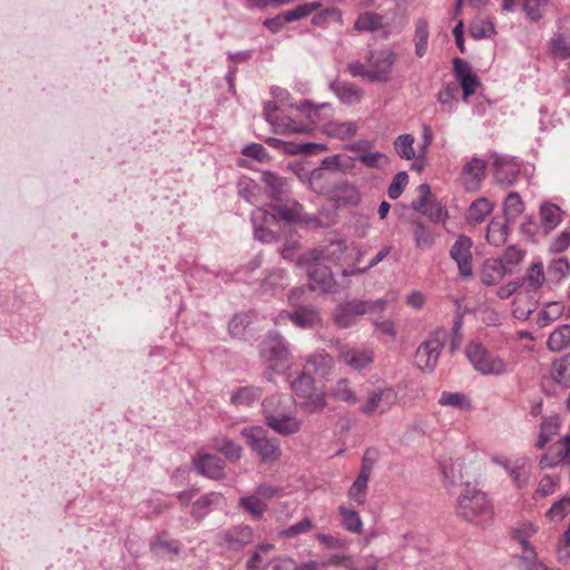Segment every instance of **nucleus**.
I'll return each instance as SVG.
<instances>
[{
	"instance_id": "1",
	"label": "nucleus",
	"mask_w": 570,
	"mask_h": 570,
	"mask_svg": "<svg viewBox=\"0 0 570 570\" xmlns=\"http://www.w3.org/2000/svg\"><path fill=\"white\" fill-rule=\"evenodd\" d=\"M266 425L279 435L296 434L302 421L296 415L295 401L287 394H273L262 402Z\"/></svg>"
},
{
	"instance_id": "2",
	"label": "nucleus",
	"mask_w": 570,
	"mask_h": 570,
	"mask_svg": "<svg viewBox=\"0 0 570 570\" xmlns=\"http://www.w3.org/2000/svg\"><path fill=\"white\" fill-rule=\"evenodd\" d=\"M396 61L397 53L391 49L370 50L364 62L351 61L347 63V70L351 76L371 82H387L392 79Z\"/></svg>"
},
{
	"instance_id": "3",
	"label": "nucleus",
	"mask_w": 570,
	"mask_h": 570,
	"mask_svg": "<svg viewBox=\"0 0 570 570\" xmlns=\"http://www.w3.org/2000/svg\"><path fill=\"white\" fill-rule=\"evenodd\" d=\"M465 355L472 367L484 376H502L510 371L503 357L489 351L479 341H472L465 346Z\"/></svg>"
},
{
	"instance_id": "4",
	"label": "nucleus",
	"mask_w": 570,
	"mask_h": 570,
	"mask_svg": "<svg viewBox=\"0 0 570 570\" xmlns=\"http://www.w3.org/2000/svg\"><path fill=\"white\" fill-rule=\"evenodd\" d=\"M456 509L461 517L476 524L487 523L493 514L487 494L470 485L459 495Z\"/></svg>"
},
{
	"instance_id": "5",
	"label": "nucleus",
	"mask_w": 570,
	"mask_h": 570,
	"mask_svg": "<svg viewBox=\"0 0 570 570\" xmlns=\"http://www.w3.org/2000/svg\"><path fill=\"white\" fill-rule=\"evenodd\" d=\"M261 357L268 370L283 373L291 366L292 354L285 338L277 332H269L261 344Z\"/></svg>"
},
{
	"instance_id": "6",
	"label": "nucleus",
	"mask_w": 570,
	"mask_h": 570,
	"mask_svg": "<svg viewBox=\"0 0 570 570\" xmlns=\"http://www.w3.org/2000/svg\"><path fill=\"white\" fill-rule=\"evenodd\" d=\"M240 434L263 463L272 464L281 459L282 450L279 442L277 439L268 436L262 426L244 428Z\"/></svg>"
},
{
	"instance_id": "7",
	"label": "nucleus",
	"mask_w": 570,
	"mask_h": 570,
	"mask_svg": "<svg viewBox=\"0 0 570 570\" xmlns=\"http://www.w3.org/2000/svg\"><path fill=\"white\" fill-rule=\"evenodd\" d=\"M254 541V531L249 525L238 524L228 528L215 538V543L226 551H239Z\"/></svg>"
},
{
	"instance_id": "8",
	"label": "nucleus",
	"mask_w": 570,
	"mask_h": 570,
	"mask_svg": "<svg viewBox=\"0 0 570 570\" xmlns=\"http://www.w3.org/2000/svg\"><path fill=\"white\" fill-rule=\"evenodd\" d=\"M417 191L420 198L412 203L413 209L428 216L434 223H444L448 218V210L433 197L430 186L421 184Z\"/></svg>"
},
{
	"instance_id": "9",
	"label": "nucleus",
	"mask_w": 570,
	"mask_h": 570,
	"mask_svg": "<svg viewBox=\"0 0 570 570\" xmlns=\"http://www.w3.org/2000/svg\"><path fill=\"white\" fill-rule=\"evenodd\" d=\"M347 245L343 239L331 240L322 248H314L299 256L297 264H309L311 262L327 261L333 264H341L344 261Z\"/></svg>"
},
{
	"instance_id": "10",
	"label": "nucleus",
	"mask_w": 570,
	"mask_h": 570,
	"mask_svg": "<svg viewBox=\"0 0 570 570\" xmlns=\"http://www.w3.org/2000/svg\"><path fill=\"white\" fill-rule=\"evenodd\" d=\"M444 347L443 341L438 335H432L422 342L416 348L414 364L422 371L432 372Z\"/></svg>"
},
{
	"instance_id": "11",
	"label": "nucleus",
	"mask_w": 570,
	"mask_h": 570,
	"mask_svg": "<svg viewBox=\"0 0 570 570\" xmlns=\"http://www.w3.org/2000/svg\"><path fill=\"white\" fill-rule=\"evenodd\" d=\"M395 399L396 395L391 389L372 391L367 394L364 404L360 407V411L367 416L381 415L391 409Z\"/></svg>"
},
{
	"instance_id": "12",
	"label": "nucleus",
	"mask_w": 570,
	"mask_h": 570,
	"mask_svg": "<svg viewBox=\"0 0 570 570\" xmlns=\"http://www.w3.org/2000/svg\"><path fill=\"white\" fill-rule=\"evenodd\" d=\"M298 265L307 268L312 289H320L324 293L337 291V285L330 267L321 263V261Z\"/></svg>"
},
{
	"instance_id": "13",
	"label": "nucleus",
	"mask_w": 570,
	"mask_h": 570,
	"mask_svg": "<svg viewBox=\"0 0 570 570\" xmlns=\"http://www.w3.org/2000/svg\"><path fill=\"white\" fill-rule=\"evenodd\" d=\"M338 358L352 370L361 371L373 363L374 354L367 347L342 344L338 346Z\"/></svg>"
},
{
	"instance_id": "14",
	"label": "nucleus",
	"mask_w": 570,
	"mask_h": 570,
	"mask_svg": "<svg viewBox=\"0 0 570 570\" xmlns=\"http://www.w3.org/2000/svg\"><path fill=\"white\" fill-rule=\"evenodd\" d=\"M472 240L464 235L456 238L451 247L450 256L455 261L459 272L463 277H470L473 274L472 268Z\"/></svg>"
},
{
	"instance_id": "15",
	"label": "nucleus",
	"mask_w": 570,
	"mask_h": 570,
	"mask_svg": "<svg viewBox=\"0 0 570 570\" xmlns=\"http://www.w3.org/2000/svg\"><path fill=\"white\" fill-rule=\"evenodd\" d=\"M252 223L254 227V236L262 243H272L275 234L269 229L277 223V215L264 208H256L252 213Z\"/></svg>"
},
{
	"instance_id": "16",
	"label": "nucleus",
	"mask_w": 570,
	"mask_h": 570,
	"mask_svg": "<svg viewBox=\"0 0 570 570\" xmlns=\"http://www.w3.org/2000/svg\"><path fill=\"white\" fill-rule=\"evenodd\" d=\"M560 463L570 464V435L567 434L558 442L553 443L549 450L541 456L540 466L549 469Z\"/></svg>"
},
{
	"instance_id": "17",
	"label": "nucleus",
	"mask_w": 570,
	"mask_h": 570,
	"mask_svg": "<svg viewBox=\"0 0 570 570\" xmlns=\"http://www.w3.org/2000/svg\"><path fill=\"white\" fill-rule=\"evenodd\" d=\"M303 368L313 376L328 380L334 370V358L325 350H317L305 358Z\"/></svg>"
},
{
	"instance_id": "18",
	"label": "nucleus",
	"mask_w": 570,
	"mask_h": 570,
	"mask_svg": "<svg viewBox=\"0 0 570 570\" xmlns=\"http://www.w3.org/2000/svg\"><path fill=\"white\" fill-rule=\"evenodd\" d=\"M367 304L362 301H348L340 304L334 311V321L337 326L347 328L356 323V317L366 314Z\"/></svg>"
},
{
	"instance_id": "19",
	"label": "nucleus",
	"mask_w": 570,
	"mask_h": 570,
	"mask_svg": "<svg viewBox=\"0 0 570 570\" xmlns=\"http://www.w3.org/2000/svg\"><path fill=\"white\" fill-rule=\"evenodd\" d=\"M195 470L203 476L220 480L225 475V463L216 455L203 453L193 459Z\"/></svg>"
},
{
	"instance_id": "20",
	"label": "nucleus",
	"mask_w": 570,
	"mask_h": 570,
	"mask_svg": "<svg viewBox=\"0 0 570 570\" xmlns=\"http://www.w3.org/2000/svg\"><path fill=\"white\" fill-rule=\"evenodd\" d=\"M487 169V161L479 158H471L462 168L461 179L464 188L468 191L479 189L481 181L484 178Z\"/></svg>"
},
{
	"instance_id": "21",
	"label": "nucleus",
	"mask_w": 570,
	"mask_h": 570,
	"mask_svg": "<svg viewBox=\"0 0 570 570\" xmlns=\"http://www.w3.org/2000/svg\"><path fill=\"white\" fill-rule=\"evenodd\" d=\"M453 69L455 78L462 87L463 99L466 100L468 97L475 92L476 88L480 86V80L472 72L470 65L463 59L455 58L453 61Z\"/></svg>"
},
{
	"instance_id": "22",
	"label": "nucleus",
	"mask_w": 570,
	"mask_h": 570,
	"mask_svg": "<svg viewBox=\"0 0 570 570\" xmlns=\"http://www.w3.org/2000/svg\"><path fill=\"white\" fill-rule=\"evenodd\" d=\"M494 178L501 185H511L518 177L520 169L513 159L505 156L494 155Z\"/></svg>"
},
{
	"instance_id": "23",
	"label": "nucleus",
	"mask_w": 570,
	"mask_h": 570,
	"mask_svg": "<svg viewBox=\"0 0 570 570\" xmlns=\"http://www.w3.org/2000/svg\"><path fill=\"white\" fill-rule=\"evenodd\" d=\"M289 318L301 328H313L321 324L318 312L311 306H298L293 313L282 312L278 318Z\"/></svg>"
},
{
	"instance_id": "24",
	"label": "nucleus",
	"mask_w": 570,
	"mask_h": 570,
	"mask_svg": "<svg viewBox=\"0 0 570 570\" xmlns=\"http://www.w3.org/2000/svg\"><path fill=\"white\" fill-rule=\"evenodd\" d=\"M223 500V495L218 492L206 493L193 503L190 514L195 520L200 521L213 509L220 505Z\"/></svg>"
},
{
	"instance_id": "25",
	"label": "nucleus",
	"mask_w": 570,
	"mask_h": 570,
	"mask_svg": "<svg viewBox=\"0 0 570 570\" xmlns=\"http://www.w3.org/2000/svg\"><path fill=\"white\" fill-rule=\"evenodd\" d=\"M441 470L444 479L450 484L465 483L466 485H470V475L464 471L463 461L461 459H449L442 461Z\"/></svg>"
},
{
	"instance_id": "26",
	"label": "nucleus",
	"mask_w": 570,
	"mask_h": 570,
	"mask_svg": "<svg viewBox=\"0 0 570 570\" xmlns=\"http://www.w3.org/2000/svg\"><path fill=\"white\" fill-rule=\"evenodd\" d=\"M328 395L338 401L346 403L348 405H354L358 402V396L356 392L353 390L352 384L348 379L341 377L338 379L328 390Z\"/></svg>"
},
{
	"instance_id": "27",
	"label": "nucleus",
	"mask_w": 570,
	"mask_h": 570,
	"mask_svg": "<svg viewBox=\"0 0 570 570\" xmlns=\"http://www.w3.org/2000/svg\"><path fill=\"white\" fill-rule=\"evenodd\" d=\"M411 234L416 248L421 250L430 249L435 243L434 232L423 224L420 219L413 220Z\"/></svg>"
},
{
	"instance_id": "28",
	"label": "nucleus",
	"mask_w": 570,
	"mask_h": 570,
	"mask_svg": "<svg viewBox=\"0 0 570 570\" xmlns=\"http://www.w3.org/2000/svg\"><path fill=\"white\" fill-rule=\"evenodd\" d=\"M354 28L357 31H383L384 35L387 36L384 18L381 14L372 11L361 13L354 22Z\"/></svg>"
},
{
	"instance_id": "29",
	"label": "nucleus",
	"mask_w": 570,
	"mask_h": 570,
	"mask_svg": "<svg viewBox=\"0 0 570 570\" xmlns=\"http://www.w3.org/2000/svg\"><path fill=\"white\" fill-rule=\"evenodd\" d=\"M298 177L302 181L306 183L311 189L318 194L330 191L328 173L322 167L315 168L309 173L299 174Z\"/></svg>"
},
{
	"instance_id": "30",
	"label": "nucleus",
	"mask_w": 570,
	"mask_h": 570,
	"mask_svg": "<svg viewBox=\"0 0 570 570\" xmlns=\"http://www.w3.org/2000/svg\"><path fill=\"white\" fill-rule=\"evenodd\" d=\"M275 546L272 543H259L252 552L245 563L246 570H263L265 563H267L269 554L274 551Z\"/></svg>"
},
{
	"instance_id": "31",
	"label": "nucleus",
	"mask_w": 570,
	"mask_h": 570,
	"mask_svg": "<svg viewBox=\"0 0 570 570\" xmlns=\"http://www.w3.org/2000/svg\"><path fill=\"white\" fill-rule=\"evenodd\" d=\"M332 90L344 104H356L361 100L363 91L353 83L336 81L331 86Z\"/></svg>"
},
{
	"instance_id": "32",
	"label": "nucleus",
	"mask_w": 570,
	"mask_h": 570,
	"mask_svg": "<svg viewBox=\"0 0 570 570\" xmlns=\"http://www.w3.org/2000/svg\"><path fill=\"white\" fill-rule=\"evenodd\" d=\"M303 401L298 403L299 409L307 413L314 414L323 411L327 406L326 394L322 391H313L301 397Z\"/></svg>"
},
{
	"instance_id": "33",
	"label": "nucleus",
	"mask_w": 570,
	"mask_h": 570,
	"mask_svg": "<svg viewBox=\"0 0 570 570\" xmlns=\"http://www.w3.org/2000/svg\"><path fill=\"white\" fill-rule=\"evenodd\" d=\"M493 204L484 197L474 200L466 214V218L470 223L480 224L492 213Z\"/></svg>"
},
{
	"instance_id": "34",
	"label": "nucleus",
	"mask_w": 570,
	"mask_h": 570,
	"mask_svg": "<svg viewBox=\"0 0 570 570\" xmlns=\"http://www.w3.org/2000/svg\"><path fill=\"white\" fill-rule=\"evenodd\" d=\"M547 346L552 352H560L570 346V324L557 327L549 336Z\"/></svg>"
},
{
	"instance_id": "35",
	"label": "nucleus",
	"mask_w": 570,
	"mask_h": 570,
	"mask_svg": "<svg viewBox=\"0 0 570 570\" xmlns=\"http://www.w3.org/2000/svg\"><path fill=\"white\" fill-rule=\"evenodd\" d=\"M338 514L341 517L342 525L344 527L345 530L355 534L362 533L363 522L358 512L345 505H340Z\"/></svg>"
},
{
	"instance_id": "36",
	"label": "nucleus",
	"mask_w": 570,
	"mask_h": 570,
	"mask_svg": "<svg viewBox=\"0 0 570 570\" xmlns=\"http://www.w3.org/2000/svg\"><path fill=\"white\" fill-rule=\"evenodd\" d=\"M551 376L557 384L563 387L570 386V354L553 362Z\"/></svg>"
},
{
	"instance_id": "37",
	"label": "nucleus",
	"mask_w": 570,
	"mask_h": 570,
	"mask_svg": "<svg viewBox=\"0 0 570 570\" xmlns=\"http://www.w3.org/2000/svg\"><path fill=\"white\" fill-rule=\"evenodd\" d=\"M291 387L297 397H302L316 390L315 379L307 370L303 368L297 377L291 382Z\"/></svg>"
},
{
	"instance_id": "38",
	"label": "nucleus",
	"mask_w": 570,
	"mask_h": 570,
	"mask_svg": "<svg viewBox=\"0 0 570 570\" xmlns=\"http://www.w3.org/2000/svg\"><path fill=\"white\" fill-rule=\"evenodd\" d=\"M366 471L367 469L365 468L364 472L358 473L347 492L350 500L358 505H363L366 501L367 483L370 479V476L366 475Z\"/></svg>"
},
{
	"instance_id": "39",
	"label": "nucleus",
	"mask_w": 570,
	"mask_h": 570,
	"mask_svg": "<svg viewBox=\"0 0 570 570\" xmlns=\"http://www.w3.org/2000/svg\"><path fill=\"white\" fill-rule=\"evenodd\" d=\"M322 7L323 3L321 1L302 3L295 7L294 9L282 12V19H285L286 23L298 21L303 18L308 17L309 14L321 9Z\"/></svg>"
},
{
	"instance_id": "40",
	"label": "nucleus",
	"mask_w": 570,
	"mask_h": 570,
	"mask_svg": "<svg viewBox=\"0 0 570 570\" xmlns=\"http://www.w3.org/2000/svg\"><path fill=\"white\" fill-rule=\"evenodd\" d=\"M262 395V391L255 386H243L230 396V402L236 406H249Z\"/></svg>"
},
{
	"instance_id": "41",
	"label": "nucleus",
	"mask_w": 570,
	"mask_h": 570,
	"mask_svg": "<svg viewBox=\"0 0 570 570\" xmlns=\"http://www.w3.org/2000/svg\"><path fill=\"white\" fill-rule=\"evenodd\" d=\"M541 223L544 229H554L562 220V212L554 204H543L540 208Z\"/></svg>"
},
{
	"instance_id": "42",
	"label": "nucleus",
	"mask_w": 570,
	"mask_h": 570,
	"mask_svg": "<svg viewBox=\"0 0 570 570\" xmlns=\"http://www.w3.org/2000/svg\"><path fill=\"white\" fill-rule=\"evenodd\" d=\"M214 448L233 462L238 461L243 453L240 445L224 436L214 440Z\"/></svg>"
},
{
	"instance_id": "43",
	"label": "nucleus",
	"mask_w": 570,
	"mask_h": 570,
	"mask_svg": "<svg viewBox=\"0 0 570 570\" xmlns=\"http://www.w3.org/2000/svg\"><path fill=\"white\" fill-rule=\"evenodd\" d=\"M508 225L501 219H492L487 228V239L491 245L501 246L508 237Z\"/></svg>"
},
{
	"instance_id": "44",
	"label": "nucleus",
	"mask_w": 570,
	"mask_h": 570,
	"mask_svg": "<svg viewBox=\"0 0 570 570\" xmlns=\"http://www.w3.org/2000/svg\"><path fill=\"white\" fill-rule=\"evenodd\" d=\"M269 124L275 132L283 135L305 132L308 129L307 126L296 124L288 116H276Z\"/></svg>"
},
{
	"instance_id": "45",
	"label": "nucleus",
	"mask_w": 570,
	"mask_h": 570,
	"mask_svg": "<svg viewBox=\"0 0 570 570\" xmlns=\"http://www.w3.org/2000/svg\"><path fill=\"white\" fill-rule=\"evenodd\" d=\"M238 504L255 520L261 519L267 508V503L255 493L249 497L240 498Z\"/></svg>"
},
{
	"instance_id": "46",
	"label": "nucleus",
	"mask_w": 570,
	"mask_h": 570,
	"mask_svg": "<svg viewBox=\"0 0 570 570\" xmlns=\"http://www.w3.org/2000/svg\"><path fill=\"white\" fill-rule=\"evenodd\" d=\"M413 145L414 137L410 134L400 135L394 140V148L396 154L405 160H412L414 158H417Z\"/></svg>"
},
{
	"instance_id": "47",
	"label": "nucleus",
	"mask_w": 570,
	"mask_h": 570,
	"mask_svg": "<svg viewBox=\"0 0 570 570\" xmlns=\"http://www.w3.org/2000/svg\"><path fill=\"white\" fill-rule=\"evenodd\" d=\"M563 305L560 302H549L540 311L538 324L540 327H546L550 323L557 321L563 313Z\"/></svg>"
},
{
	"instance_id": "48",
	"label": "nucleus",
	"mask_w": 570,
	"mask_h": 570,
	"mask_svg": "<svg viewBox=\"0 0 570 570\" xmlns=\"http://www.w3.org/2000/svg\"><path fill=\"white\" fill-rule=\"evenodd\" d=\"M356 125L353 121H332L326 126V131L330 136L338 139H348L355 136Z\"/></svg>"
},
{
	"instance_id": "49",
	"label": "nucleus",
	"mask_w": 570,
	"mask_h": 570,
	"mask_svg": "<svg viewBox=\"0 0 570 570\" xmlns=\"http://www.w3.org/2000/svg\"><path fill=\"white\" fill-rule=\"evenodd\" d=\"M335 197L338 204L345 206H355L361 202V194L358 189L350 184H343L337 187Z\"/></svg>"
},
{
	"instance_id": "50",
	"label": "nucleus",
	"mask_w": 570,
	"mask_h": 570,
	"mask_svg": "<svg viewBox=\"0 0 570 570\" xmlns=\"http://www.w3.org/2000/svg\"><path fill=\"white\" fill-rule=\"evenodd\" d=\"M287 285L285 272L281 268L272 271L263 281V288L266 292L275 294L278 291H283Z\"/></svg>"
},
{
	"instance_id": "51",
	"label": "nucleus",
	"mask_w": 570,
	"mask_h": 570,
	"mask_svg": "<svg viewBox=\"0 0 570 570\" xmlns=\"http://www.w3.org/2000/svg\"><path fill=\"white\" fill-rule=\"evenodd\" d=\"M503 209L508 220H514L519 217L524 209L520 195L515 191H511L504 200Z\"/></svg>"
},
{
	"instance_id": "52",
	"label": "nucleus",
	"mask_w": 570,
	"mask_h": 570,
	"mask_svg": "<svg viewBox=\"0 0 570 570\" xmlns=\"http://www.w3.org/2000/svg\"><path fill=\"white\" fill-rule=\"evenodd\" d=\"M263 181L271 190V196L275 200L281 198V195L285 191V188L287 185V181L285 178H283L272 171L263 173Z\"/></svg>"
},
{
	"instance_id": "53",
	"label": "nucleus",
	"mask_w": 570,
	"mask_h": 570,
	"mask_svg": "<svg viewBox=\"0 0 570 570\" xmlns=\"http://www.w3.org/2000/svg\"><path fill=\"white\" fill-rule=\"evenodd\" d=\"M429 40V28L428 23L423 20L416 22L414 42L415 53L417 57H423L426 52Z\"/></svg>"
},
{
	"instance_id": "54",
	"label": "nucleus",
	"mask_w": 570,
	"mask_h": 570,
	"mask_svg": "<svg viewBox=\"0 0 570 570\" xmlns=\"http://www.w3.org/2000/svg\"><path fill=\"white\" fill-rule=\"evenodd\" d=\"M550 48L554 56L570 57V35L567 32L556 35L550 41Z\"/></svg>"
},
{
	"instance_id": "55",
	"label": "nucleus",
	"mask_w": 570,
	"mask_h": 570,
	"mask_svg": "<svg viewBox=\"0 0 570 570\" xmlns=\"http://www.w3.org/2000/svg\"><path fill=\"white\" fill-rule=\"evenodd\" d=\"M498 463L502 464L507 471L509 472L510 476L512 478L514 484L518 488L523 487L529 478V469L527 464L523 462L520 465L511 466L508 461H500L497 460Z\"/></svg>"
},
{
	"instance_id": "56",
	"label": "nucleus",
	"mask_w": 570,
	"mask_h": 570,
	"mask_svg": "<svg viewBox=\"0 0 570 570\" xmlns=\"http://www.w3.org/2000/svg\"><path fill=\"white\" fill-rule=\"evenodd\" d=\"M439 403L444 406H452L455 409H468L470 402L468 397L460 392H443L439 400Z\"/></svg>"
},
{
	"instance_id": "57",
	"label": "nucleus",
	"mask_w": 570,
	"mask_h": 570,
	"mask_svg": "<svg viewBox=\"0 0 570 570\" xmlns=\"http://www.w3.org/2000/svg\"><path fill=\"white\" fill-rule=\"evenodd\" d=\"M548 6V0H522V10L533 21L539 20Z\"/></svg>"
},
{
	"instance_id": "58",
	"label": "nucleus",
	"mask_w": 570,
	"mask_h": 570,
	"mask_svg": "<svg viewBox=\"0 0 570 570\" xmlns=\"http://www.w3.org/2000/svg\"><path fill=\"white\" fill-rule=\"evenodd\" d=\"M570 272V264L568 259L560 257L551 261L548 267V274L552 281L559 282L566 277Z\"/></svg>"
},
{
	"instance_id": "59",
	"label": "nucleus",
	"mask_w": 570,
	"mask_h": 570,
	"mask_svg": "<svg viewBox=\"0 0 570 570\" xmlns=\"http://www.w3.org/2000/svg\"><path fill=\"white\" fill-rule=\"evenodd\" d=\"M153 552L160 558L171 557L178 553V546L173 541L157 539L151 542Z\"/></svg>"
},
{
	"instance_id": "60",
	"label": "nucleus",
	"mask_w": 570,
	"mask_h": 570,
	"mask_svg": "<svg viewBox=\"0 0 570 570\" xmlns=\"http://www.w3.org/2000/svg\"><path fill=\"white\" fill-rule=\"evenodd\" d=\"M392 250L391 246H384L368 263L367 266L363 268H352V269H343L342 275L343 276H350L354 274H365L371 268L380 264Z\"/></svg>"
},
{
	"instance_id": "61",
	"label": "nucleus",
	"mask_w": 570,
	"mask_h": 570,
	"mask_svg": "<svg viewBox=\"0 0 570 570\" xmlns=\"http://www.w3.org/2000/svg\"><path fill=\"white\" fill-rule=\"evenodd\" d=\"M409 176L406 171H399L394 177L392 183L389 186L387 194L391 199H397L402 193L404 187L407 185Z\"/></svg>"
},
{
	"instance_id": "62",
	"label": "nucleus",
	"mask_w": 570,
	"mask_h": 570,
	"mask_svg": "<svg viewBox=\"0 0 570 570\" xmlns=\"http://www.w3.org/2000/svg\"><path fill=\"white\" fill-rule=\"evenodd\" d=\"M263 570H297V564L292 558L279 556L265 563Z\"/></svg>"
},
{
	"instance_id": "63",
	"label": "nucleus",
	"mask_w": 570,
	"mask_h": 570,
	"mask_svg": "<svg viewBox=\"0 0 570 570\" xmlns=\"http://www.w3.org/2000/svg\"><path fill=\"white\" fill-rule=\"evenodd\" d=\"M458 91L459 88L456 85H446L439 91L438 101L442 106H446L451 111L454 108Z\"/></svg>"
},
{
	"instance_id": "64",
	"label": "nucleus",
	"mask_w": 570,
	"mask_h": 570,
	"mask_svg": "<svg viewBox=\"0 0 570 570\" xmlns=\"http://www.w3.org/2000/svg\"><path fill=\"white\" fill-rule=\"evenodd\" d=\"M570 511V498H563L549 509L547 515L551 520H561Z\"/></svg>"
}]
</instances>
